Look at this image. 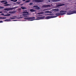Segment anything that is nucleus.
Masks as SVG:
<instances>
[{
	"label": "nucleus",
	"mask_w": 76,
	"mask_h": 76,
	"mask_svg": "<svg viewBox=\"0 0 76 76\" xmlns=\"http://www.w3.org/2000/svg\"><path fill=\"white\" fill-rule=\"evenodd\" d=\"M33 7H34V8H39V7H38V6H33Z\"/></svg>",
	"instance_id": "obj_19"
},
{
	"label": "nucleus",
	"mask_w": 76,
	"mask_h": 76,
	"mask_svg": "<svg viewBox=\"0 0 76 76\" xmlns=\"http://www.w3.org/2000/svg\"><path fill=\"white\" fill-rule=\"evenodd\" d=\"M43 1H44L43 0H33L34 2H35L37 3H40Z\"/></svg>",
	"instance_id": "obj_4"
},
{
	"label": "nucleus",
	"mask_w": 76,
	"mask_h": 76,
	"mask_svg": "<svg viewBox=\"0 0 76 76\" xmlns=\"http://www.w3.org/2000/svg\"><path fill=\"white\" fill-rule=\"evenodd\" d=\"M21 9H22V10H23L26 9V8L24 7H21V8L19 9V10H20Z\"/></svg>",
	"instance_id": "obj_8"
},
{
	"label": "nucleus",
	"mask_w": 76,
	"mask_h": 76,
	"mask_svg": "<svg viewBox=\"0 0 76 76\" xmlns=\"http://www.w3.org/2000/svg\"><path fill=\"white\" fill-rule=\"evenodd\" d=\"M32 4H33V3H29V5H32Z\"/></svg>",
	"instance_id": "obj_31"
},
{
	"label": "nucleus",
	"mask_w": 76,
	"mask_h": 76,
	"mask_svg": "<svg viewBox=\"0 0 76 76\" xmlns=\"http://www.w3.org/2000/svg\"><path fill=\"white\" fill-rule=\"evenodd\" d=\"M15 19V18H12V17L10 18V19L12 20H13V19Z\"/></svg>",
	"instance_id": "obj_27"
},
{
	"label": "nucleus",
	"mask_w": 76,
	"mask_h": 76,
	"mask_svg": "<svg viewBox=\"0 0 76 76\" xmlns=\"http://www.w3.org/2000/svg\"><path fill=\"white\" fill-rule=\"evenodd\" d=\"M44 18H45V17L44 16H42V17H37V19H38L39 18H41V19H43Z\"/></svg>",
	"instance_id": "obj_11"
},
{
	"label": "nucleus",
	"mask_w": 76,
	"mask_h": 76,
	"mask_svg": "<svg viewBox=\"0 0 76 76\" xmlns=\"http://www.w3.org/2000/svg\"><path fill=\"white\" fill-rule=\"evenodd\" d=\"M11 1H12L13 2H16V1H17V0H11Z\"/></svg>",
	"instance_id": "obj_16"
},
{
	"label": "nucleus",
	"mask_w": 76,
	"mask_h": 76,
	"mask_svg": "<svg viewBox=\"0 0 76 76\" xmlns=\"http://www.w3.org/2000/svg\"><path fill=\"white\" fill-rule=\"evenodd\" d=\"M5 2H6V1H0V2H1V3H4Z\"/></svg>",
	"instance_id": "obj_22"
},
{
	"label": "nucleus",
	"mask_w": 76,
	"mask_h": 76,
	"mask_svg": "<svg viewBox=\"0 0 76 76\" xmlns=\"http://www.w3.org/2000/svg\"><path fill=\"white\" fill-rule=\"evenodd\" d=\"M56 17V16H48L45 17V19H49L52 18H54Z\"/></svg>",
	"instance_id": "obj_3"
},
{
	"label": "nucleus",
	"mask_w": 76,
	"mask_h": 76,
	"mask_svg": "<svg viewBox=\"0 0 76 76\" xmlns=\"http://www.w3.org/2000/svg\"><path fill=\"white\" fill-rule=\"evenodd\" d=\"M51 7V6L50 5H43L42 6V7Z\"/></svg>",
	"instance_id": "obj_7"
},
{
	"label": "nucleus",
	"mask_w": 76,
	"mask_h": 76,
	"mask_svg": "<svg viewBox=\"0 0 76 76\" xmlns=\"http://www.w3.org/2000/svg\"><path fill=\"white\" fill-rule=\"evenodd\" d=\"M26 0H22V1H26Z\"/></svg>",
	"instance_id": "obj_37"
},
{
	"label": "nucleus",
	"mask_w": 76,
	"mask_h": 76,
	"mask_svg": "<svg viewBox=\"0 0 76 76\" xmlns=\"http://www.w3.org/2000/svg\"><path fill=\"white\" fill-rule=\"evenodd\" d=\"M0 19H6V18H4V17H3V18L0 17Z\"/></svg>",
	"instance_id": "obj_25"
},
{
	"label": "nucleus",
	"mask_w": 76,
	"mask_h": 76,
	"mask_svg": "<svg viewBox=\"0 0 76 76\" xmlns=\"http://www.w3.org/2000/svg\"><path fill=\"white\" fill-rule=\"evenodd\" d=\"M66 12H67V11H63L62 10H61V11H59V12H60V13Z\"/></svg>",
	"instance_id": "obj_9"
},
{
	"label": "nucleus",
	"mask_w": 76,
	"mask_h": 76,
	"mask_svg": "<svg viewBox=\"0 0 76 76\" xmlns=\"http://www.w3.org/2000/svg\"><path fill=\"white\" fill-rule=\"evenodd\" d=\"M52 12L51 11H45V13H46V12Z\"/></svg>",
	"instance_id": "obj_26"
},
{
	"label": "nucleus",
	"mask_w": 76,
	"mask_h": 76,
	"mask_svg": "<svg viewBox=\"0 0 76 76\" xmlns=\"http://www.w3.org/2000/svg\"><path fill=\"white\" fill-rule=\"evenodd\" d=\"M33 20H30V21H32Z\"/></svg>",
	"instance_id": "obj_40"
},
{
	"label": "nucleus",
	"mask_w": 76,
	"mask_h": 76,
	"mask_svg": "<svg viewBox=\"0 0 76 76\" xmlns=\"http://www.w3.org/2000/svg\"><path fill=\"white\" fill-rule=\"evenodd\" d=\"M45 13H52V12H45Z\"/></svg>",
	"instance_id": "obj_33"
},
{
	"label": "nucleus",
	"mask_w": 76,
	"mask_h": 76,
	"mask_svg": "<svg viewBox=\"0 0 76 76\" xmlns=\"http://www.w3.org/2000/svg\"><path fill=\"white\" fill-rule=\"evenodd\" d=\"M30 12H35V10H33V9H31V10H30Z\"/></svg>",
	"instance_id": "obj_17"
},
{
	"label": "nucleus",
	"mask_w": 76,
	"mask_h": 76,
	"mask_svg": "<svg viewBox=\"0 0 76 76\" xmlns=\"http://www.w3.org/2000/svg\"><path fill=\"white\" fill-rule=\"evenodd\" d=\"M75 9H76V8H75Z\"/></svg>",
	"instance_id": "obj_42"
},
{
	"label": "nucleus",
	"mask_w": 76,
	"mask_h": 76,
	"mask_svg": "<svg viewBox=\"0 0 76 76\" xmlns=\"http://www.w3.org/2000/svg\"><path fill=\"white\" fill-rule=\"evenodd\" d=\"M27 15V14H23V16L26 17V16Z\"/></svg>",
	"instance_id": "obj_18"
},
{
	"label": "nucleus",
	"mask_w": 76,
	"mask_h": 76,
	"mask_svg": "<svg viewBox=\"0 0 76 76\" xmlns=\"http://www.w3.org/2000/svg\"><path fill=\"white\" fill-rule=\"evenodd\" d=\"M14 9V8H7L5 9H4V10L5 11H10L11 10H13V9Z\"/></svg>",
	"instance_id": "obj_6"
},
{
	"label": "nucleus",
	"mask_w": 76,
	"mask_h": 76,
	"mask_svg": "<svg viewBox=\"0 0 76 76\" xmlns=\"http://www.w3.org/2000/svg\"><path fill=\"white\" fill-rule=\"evenodd\" d=\"M1 15H4V14L2 13V14H1Z\"/></svg>",
	"instance_id": "obj_39"
},
{
	"label": "nucleus",
	"mask_w": 76,
	"mask_h": 76,
	"mask_svg": "<svg viewBox=\"0 0 76 76\" xmlns=\"http://www.w3.org/2000/svg\"><path fill=\"white\" fill-rule=\"evenodd\" d=\"M27 13V12L26 11H24L23 12V13Z\"/></svg>",
	"instance_id": "obj_29"
},
{
	"label": "nucleus",
	"mask_w": 76,
	"mask_h": 76,
	"mask_svg": "<svg viewBox=\"0 0 76 76\" xmlns=\"http://www.w3.org/2000/svg\"><path fill=\"white\" fill-rule=\"evenodd\" d=\"M46 1H47V2L48 3H50L51 2V0H46Z\"/></svg>",
	"instance_id": "obj_20"
},
{
	"label": "nucleus",
	"mask_w": 76,
	"mask_h": 76,
	"mask_svg": "<svg viewBox=\"0 0 76 76\" xmlns=\"http://www.w3.org/2000/svg\"><path fill=\"white\" fill-rule=\"evenodd\" d=\"M25 20H30L31 19H35V17H28L24 18Z\"/></svg>",
	"instance_id": "obj_5"
},
{
	"label": "nucleus",
	"mask_w": 76,
	"mask_h": 76,
	"mask_svg": "<svg viewBox=\"0 0 76 76\" xmlns=\"http://www.w3.org/2000/svg\"><path fill=\"white\" fill-rule=\"evenodd\" d=\"M36 8V9H37V10H39V7H35Z\"/></svg>",
	"instance_id": "obj_32"
},
{
	"label": "nucleus",
	"mask_w": 76,
	"mask_h": 76,
	"mask_svg": "<svg viewBox=\"0 0 76 76\" xmlns=\"http://www.w3.org/2000/svg\"><path fill=\"white\" fill-rule=\"evenodd\" d=\"M76 14V10L69 11L67 12V14L68 15H70L73 14Z\"/></svg>",
	"instance_id": "obj_1"
},
{
	"label": "nucleus",
	"mask_w": 76,
	"mask_h": 76,
	"mask_svg": "<svg viewBox=\"0 0 76 76\" xmlns=\"http://www.w3.org/2000/svg\"><path fill=\"white\" fill-rule=\"evenodd\" d=\"M43 14V12H42L39 13H38V15H39L40 14Z\"/></svg>",
	"instance_id": "obj_28"
},
{
	"label": "nucleus",
	"mask_w": 76,
	"mask_h": 76,
	"mask_svg": "<svg viewBox=\"0 0 76 76\" xmlns=\"http://www.w3.org/2000/svg\"><path fill=\"white\" fill-rule=\"evenodd\" d=\"M61 0H53V2H57L60 1Z\"/></svg>",
	"instance_id": "obj_10"
},
{
	"label": "nucleus",
	"mask_w": 76,
	"mask_h": 76,
	"mask_svg": "<svg viewBox=\"0 0 76 76\" xmlns=\"http://www.w3.org/2000/svg\"><path fill=\"white\" fill-rule=\"evenodd\" d=\"M8 4V2H4V4Z\"/></svg>",
	"instance_id": "obj_35"
},
{
	"label": "nucleus",
	"mask_w": 76,
	"mask_h": 76,
	"mask_svg": "<svg viewBox=\"0 0 76 76\" xmlns=\"http://www.w3.org/2000/svg\"><path fill=\"white\" fill-rule=\"evenodd\" d=\"M10 6V4H5L4 5V6Z\"/></svg>",
	"instance_id": "obj_21"
},
{
	"label": "nucleus",
	"mask_w": 76,
	"mask_h": 76,
	"mask_svg": "<svg viewBox=\"0 0 76 76\" xmlns=\"http://www.w3.org/2000/svg\"><path fill=\"white\" fill-rule=\"evenodd\" d=\"M53 15V14H46V15H49V16L52 15Z\"/></svg>",
	"instance_id": "obj_15"
},
{
	"label": "nucleus",
	"mask_w": 76,
	"mask_h": 76,
	"mask_svg": "<svg viewBox=\"0 0 76 76\" xmlns=\"http://www.w3.org/2000/svg\"><path fill=\"white\" fill-rule=\"evenodd\" d=\"M15 13V11L9 12V13H10V14H12V13Z\"/></svg>",
	"instance_id": "obj_12"
},
{
	"label": "nucleus",
	"mask_w": 76,
	"mask_h": 76,
	"mask_svg": "<svg viewBox=\"0 0 76 76\" xmlns=\"http://www.w3.org/2000/svg\"><path fill=\"white\" fill-rule=\"evenodd\" d=\"M2 11H0V13H2Z\"/></svg>",
	"instance_id": "obj_38"
},
{
	"label": "nucleus",
	"mask_w": 76,
	"mask_h": 76,
	"mask_svg": "<svg viewBox=\"0 0 76 76\" xmlns=\"http://www.w3.org/2000/svg\"><path fill=\"white\" fill-rule=\"evenodd\" d=\"M64 5H65V4H60L58 5V6L61 7V6H64Z\"/></svg>",
	"instance_id": "obj_14"
},
{
	"label": "nucleus",
	"mask_w": 76,
	"mask_h": 76,
	"mask_svg": "<svg viewBox=\"0 0 76 76\" xmlns=\"http://www.w3.org/2000/svg\"><path fill=\"white\" fill-rule=\"evenodd\" d=\"M16 3H17V4H19V2H17Z\"/></svg>",
	"instance_id": "obj_41"
},
{
	"label": "nucleus",
	"mask_w": 76,
	"mask_h": 76,
	"mask_svg": "<svg viewBox=\"0 0 76 76\" xmlns=\"http://www.w3.org/2000/svg\"><path fill=\"white\" fill-rule=\"evenodd\" d=\"M4 15V16H10V14H7V15Z\"/></svg>",
	"instance_id": "obj_13"
},
{
	"label": "nucleus",
	"mask_w": 76,
	"mask_h": 76,
	"mask_svg": "<svg viewBox=\"0 0 76 76\" xmlns=\"http://www.w3.org/2000/svg\"><path fill=\"white\" fill-rule=\"evenodd\" d=\"M2 22H3V21H0V23H2Z\"/></svg>",
	"instance_id": "obj_36"
},
{
	"label": "nucleus",
	"mask_w": 76,
	"mask_h": 76,
	"mask_svg": "<svg viewBox=\"0 0 76 76\" xmlns=\"http://www.w3.org/2000/svg\"><path fill=\"white\" fill-rule=\"evenodd\" d=\"M55 10L56 11V12L58 11V9H55Z\"/></svg>",
	"instance_id": "obj_34"
},
{
	"label": "nucleus",
	"mask_w": 76,
	"mask_h": 76,
	"mask_svg": "<svg viewBox=\"0 0 76 76\" xmlns=\"http://www.w3.org/2000/svg\"><path fill=\"white\" fill-rule=\"evenodd\" d=\"M9 20H8V19L5 20H4L5 21H9Z\"/></svg>",
	"instance_id": "obj_30"
},
{
	"label": "nucleus",
	"mask_w": 76,
	"mask_h": 76,
	"mask_svg": "<svg viewBox=\"0 0 76 76\" xmlns=\"http://www.w3.org/2000/svg\"><path fill=\"white\" fill-rule=\"evenodd\" d=\"M65 14H66V13L65 12L56 13V16H60V15H65Z\"/></svg>",
	"instance_id": "obj_2"
},
{
	"label": "nucleus",
	"mask_w": 76,
	"mask_h": 76,
	"mask_svg": "<svg viewBox=\"0 0 76 76\" xmlns=\"http://www.w3.org/2000/svg\"><path fill=\"white\" fill-rule=\"evenodd\" d=\"M30 1L29 0L26 1H25V3H27L29 2Z\"/></svg>",
	"instance_id": "obj_23"
},
{
	"label": "nucleus",
	"mask_w": 76,
	"mask_h": 76,
	"mask_svg": "<svg viewBox=\"0 0 76 76\" xmlns=\"http://www.w3.org/2000/svg\"><path fill=\"white\" fill-rule=\"evenodd\" d=\"M3 8H4V7L0 6V9H3Z\"/></svg>",
	"instance_id": "obj_24"
}]
</instances>
